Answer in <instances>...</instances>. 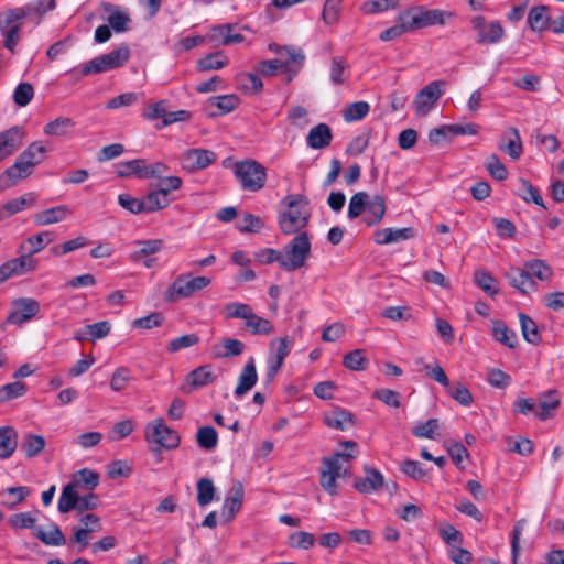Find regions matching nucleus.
I'll list each match as a JSON object with an SVG mask.
<instances>
[{"instance_id":"nucleus-27","label":"nucleus","mask_w":564,"mask_h":564,"mask_svg":"<svg viewBox=\"0 0 564 564\" xmlns=\"http://www.w3.org/2000/svg\"><path fill=\"white\" fill-rule=\"evenodd\" d=\"M245 350V344L235 338H224L220 344L213 347V352L216 358H232L240 356Z\"/></svg>"},{"instance_id":"nucleus-48","label":"nucleus","mask_w":564,"mask_h":564,"mask_svg":"<svg viewBox=\"0 0 564 564\" xmlns=\"http://www.w3.org/2000/svg\"><path fill=\"white\" fill-rule=\"evenodd\" d=\"M197 445L205 451H213L218 444V434L213 426L199 427L196 434Z\"/></svg>"},{"instance_id":"nucleus-4","label":"nucleus","mask_w":564,"mask_h":564,"mask_svg":"<svg viewBox=\"0 0 564 564\" xmlns=\"http://www.w3.org/2000/svg\"><path fill=\"white\" fill-rule=\"evenodd\" d=\"M281 269L286 272H293L305 265L311 256V241L307 232L297 234L281 250Z\"/></svg>"},{"instance_id":"nucleus-19","label":"nucleus","mask_w":564,"mask_h":564,"mask_svg":"<svg viewBox=\"0 0 564 564\" xmlns=\"http://www.w3.org/2000/svg\"><path fill=\"white\" fill-rule=\"evenodd\" d=\"M366 477H358L355 479L354 487L362 494H368L371 491H377L382 488L384 480L382 474L375 468L365 467Z\"/></svg>"},{"instance_id":"nucleus-24","label":"nucleus","mask_w":564,"mask_h":564,"mask_svg":"<svg viewBox=\"0 0 564 564\" xmlns=\"http://www.w3.org/2000/svg\"><path fill=\"white\" fill-rule=\"evenodd\" d=\"M70 214L66 205L55 206L34 215V223L37 226H46L64 220Z\"/></svg>"},{"instance_id":"nucleus-31","label":"nucleus","mask_w":564,"mask_h":564,"mask_svg":"<svg viewBox=\"0 0 564 564\" xmlns=\"http://www.w3.org/2000/svg\"><path fill=\"white\" fill-rule=\"evenodd\" d=\"M528 24L532 31L542 32L551 28V18L547 15L546 6L533 7L528 15Z\"/></svg>"},{"instance_id":"nucleus-50","label":"nucleus","mask_w":564,"mask_h":564,"mask_svg":"<svg viewBox=\"0 0 564 564\" xmlns=\"http://www.w3.org/2000/svg\"><path fill=\"white\" fill-rule=\"evenodd\" d=\"M524 268L530 272L532 279L535 276L541 281H547L553 274L551 267L540 259L525 262Z\"/></svg>"},{"instance_id":"nucleus-59","label":"nucleus","mask_w":564,"mask_h":564,"mask_svg":"<svg viewBox=\"0 0 564 564\" xmlns=\"http://www.w3.org/2000/svg\"><path fill=\"white\" fill-rule=\"evenodd\" d=\"M486 169L489 174L497 181H505L508 177V170L497 154H491L488 156Z\"/></svg>"},{"instance_id":"nucleus-38","label":"nucleus","mask_w":564,"mask_h":564,"mask_svg":"<svg viewBox=\"0 0 564 564\" xmlns=\"http://www.w3.org/2000/svg\"><path fill=\"white\" fill-rule=\"evenodd\" d=\"M45 447V440L43 436L37 434L29 433L24 435L21 443V451L28 458L37 456Z\"/></svg>"},{"instance_id":"nucleus-16","label":"nucleus","mask_w":564,"mask_h":564,"mask_svg":"<svg viewBox=\"0 0 564 564\" xmlns=\"http://www.w3.org/2000/svg\"><path fill=\"white\" fill-rule=\"evenodd\" d=\"M23 137L24 132L19 127L10 128L0 133V161L20 148Z\"/></svg>"},{"instance_id":"nucleus-42","label":"nucleus","mask_w":564,"mask_h":564,"mask_svg":"<svg viewBox=\"0 0 564 564\" xmlns=\"http://www.w3.org/2000/svg\"><path fill=\"white\" fill-rule=\"evenodd\" d=\"M560 406V398L555 390L545 393L541 400L540 411L536 412V416L545 421L553 416V412Z\"/></svg>"},{"instance_id":"nucleus-54","label":"nucleus","mask_w":564,"mask_h":564,"mask_svg":"<svg viewBox=\"0 0 564 564\" xmlns=\"http://www.w3.org/2000/svg\"><path fill=\"white\" fill-rule=\"evenodd\" d=\"M521 192H518V196H520L525 202H532L541 207H544L543 198L536 187H534L528 180L520 178L519 180Z\"/></svg>"},{"instance_id":"nucleus-23","label":"nucleus","mask_w":564,"mask_h":564,"mask_svg":"<svg viewBox=\"0 0 564 564\" xmlns=\"http://www.w3.org/2000/svg\"><path fill=\"white\" fill-rule=\"evenodd\" d=\"M510 284L520 291L522 294H527L530 291L536 290V283L530 276V272L525 268H511L507 273Z\"/></svg>"},{"instance_id":"nucleus-45","label":"nucleus","mask_w":564,"mask_h":564,"mask_svg":"<svg viewBox=\"0 0 564 564\" xmlns=\"http://www.w3.org/2000/svg\"><path fill=\"white\" fill-rule=\"evenodd\" d=\"M343 365L349 370L362 371L368 368L369 360L362 349H355L344 356Z\"/></svg>"},{"instance_id":"nucleus-39","label":"nucleus","mask_w":564,"mask_h":564,"mask_svg":"<svg viewBox=\"0 0 564 564\" xmlns=\"http://www.w3.org/2000/svg\"><path fill=\"white\" fill-rule=\"evenodd\" d=\"M505 30L500 22L494 21L488 23L482 32L478 33L477 43L479 44H494L502 40Z\"/></svg>"},{"instance_id":"nucleus-52","label":"nucleus","mask_w":564,"mask_h":564,"mask_svg":"<svg viewBox=\"0 0 564 564\" xmlns=\"http://www.w3.org/2000/svg\"><path fill=\"white\" fill-rule=\"evenodd\" d=\"M475 282L486 294L490 296L499 293L497 280L486 271H476Z\"/></svg>"},{"instance_id":"nucleus-9","label":"nucleus","mask_w":564,"mask_h":564,"mask_svg":"<svg viewBox=\"0 0 564 564\" xmlns=\"http://www.w3.org/2000/svg\"><path fill=\"white\" fill-rule=\"evenodd\" d=\"M147 442L154 443L159 447L153 448V452L164 449H175L181 444V436L177 431L169 427L162 419L154 420L149 423L144 431Z\"/></svg>"},{"instance_id":"nucleus-47","label":"nucleus","mask_w":564,"mask_h":564,"mask_svg":"<svg viewBox=\"0 0 564 564\" xmlns=\"http://www.w3.org/2000/svg\"><path fill=\"white\" fill-rule=\"evenodd\" d=\"M232 29H234V25H231V24H221V25L214 26L212 29L210 37L212 39L221 37L223 45H228V44H232V43H241L245 40V36L240 33L232 34L231 33Z\"/></svg>"},{"instance_id":"nucleus-35","label":"nucleus","mask_w":564,"mask_h":564,"mask_svg":"<svg viewBox=\"0 0 564 564\" xmlns=\"http://www.w3.org/2000/svg\"><path fill=\"white\" fill-rule=\"evenodd\" d=\"M34 203L35 195L32 193L9 200L8 203L4 204L3 210L0 212V220L23 210L25 207L32 206Z\"/></svg>"},{"instance_id":"nucleus-29","label":"nucleus","mask_w":564,"mask_h":564,"mask_svg":"<svg viewBox=\"0 0 564 564\" xmlns=\"http://www.w3.org/2000/svg\"><path fill=\"white\" fill-rule=\"evenodd\" d=\"M116 166V173L119 177L135 176L140 180H145L144 174H147V161L144 159H134L130 161L119 162Z\"/></svg>"},{"instance_id":"nucleus-21","label":"nucleus","mask_w":564,"mask_h":564,"mask_svg":"<svg viewBox=\"0 0 564 564\" xmlns=\"http://www.w3.org/2000/svg\"><path fill=\"white\" fill-rule=\"evenodd\" d=\"M332 140V129L326 123L316 124L310 130L306 137L307 145L314 150H319L328 147Z\"/></svg>"},{"instance_id":"nucleus-13","label":"nucleus","mask_w":564,"mask_h":564,"mask_svg":"<svg viewBox=\"0 0 564 564\" xmlns=\"http://www.w3.org/2000/svg\"><path fill=\"white\" fill-rule=\"evenodd\" d=\"M444 84L442 80H434L417 93L413 101L416 113L425 116L430 112L443 95Z\"/></svg>"},{"instance_id":"nucleus-17","label":"nucleus","mask_w":564,"mask_h":564,"mask_svg":"<svg viewBox=\"0 0 564 564\" xmlns=\"http://www.w3.org/2000/svg\"><path fill=\"white\" fill-rule=\"evenodd\" d=\"M99 474L89 468H83L74 474L73 479L65 487H72L75 492L93 490L99 485Z\"/></svg>"},{"instance_id":"nucleus-62","label":"nucleus","mask_w":564,"mask_h":564,"mask_svg":"<svg viewBox=\"0 0 564 564\" xmlns=\"http://www.w3.org/2000/svg\"><path fill=\"white\" fill-rule=\"evenodd\" d=\"M305 59V55L300 48H295L294 46H290L288 52L285 53V57L283 59L284 67L283 69L288 72L293 70V65H296V69H294V73L296 74L299 68L302 67Z\"/></svg>"},{"instance_id":"nucleus-6","label":"nucleus","mask_w":564,"mask_h":564,"mask_svg":"<svg viewBox=\"0 0 564 564\" xmlns=\"http://www.w3.org/2000/svg\"><path fill=\"white\" fill-rule=\"evenodd\" d=\"M405 18L409 19L412 32H414L429 26L445 25L448 20L455 18V13L441 9H427L424 6H412L403 11L402 19Z\"/></svg>"},{"instance_id":"nucleus-49","label":"nucleus","mask_w":564,"mask_h":564,"mask_svg":"<svg viewBox=\"0 0 564 564\" xmlns=\"http://www.w3.org/2000/svg\"><path fill=\"white\" fill-rule=\"evenodd\" d=\"M370 111V106L367 101H355L348 104L343 112L346 122H354L364 119Z\"/></svg>"},{"instance_id":"nucleus-36","label":"nucleus","mask_w":564,"mask_h":564,"mask_svg":"<svg viewBox=\"0 0 564 564\" xmlns=\"http://www.w3.org/2000/svg\"><path fill=\"white\" fill-rule=\"evenodd\" d=\"M135 243L140 246V249L130 254V259L134 262L140 261L142 257L160 252L164 247L162 239L137 240Z\"/></svg>"},{"instance_id":"nucleus-32","label":"nucleus","mask_w":564,"mask_h":564,"mask_svg":"<svg viewBox=\"0 0 564 564\" xmlns=\"http://www.w3.org/2000/svg\"><path fill=\"white\" fill-rule=\"evenodd\" d=\"M228 64L229 59L223 52H215L199 58L196 62V69L198 72L216 70L226 67Z\"/></svg>"},{"instance_id":"nucleus-51","label":"nucleus","mask_w":564,"mask_h":564,"mask_svg":"<svg viewBox=\"0 0 564 564\" xmlns=\"http://www.w3.org/2000/svg\"><path fill=\"white\" fill-rule=\"evenodd\" d=\"M212 106H216L220 113H229L234 111L239 105V97L237 95H221L213 96L208 99Z\"/></svg>"},{"instance_id":"nucleus-46","label":"nucleus","mask_w":564,"mask_h":564,"mask_svg":"<svg viewBox=\"0 0 564 564\" xmlns=\"http://www.w3.org/2000/svg\"><path fill=\"white\" fill-rule=\"evenodd\" d=\"M401 470L412 478L415 481H427L430 476V470L424 469L422 464L417 460L406 459L401 464Z\"/></svg>"},{"instance_id":"nucleus-12","label":"nucleus","mask_w":564,"mask_h":564,"mask_svg":"<svg viewBox=\"0 0 564 564\" xmlns=\"http://www.w3.org/2000/svg\"><path fill=\"white\" fill-rule=\"evenodd\" d=\"M39 301L32 297H20L12 303V311L7 317V323L21 326L40 313Z\"/></svg>"},{"instance_id":"nucleus-55","label":"nucleus","mask_w":564,"mask_h":564,"mask_svg":"<svg viewBox=\"0 0 564 564\" xmlns=\"http://www.w3.org/2000/svg\"><path fill=\"white\" fill-rule=\"evenodd\" d=\"M368 198L366 192H358L351 196L347 213L349 219L359 217L366 210Z\"/></svg>"},{"instance_id":"nucleus-15","label":"nucleus","mask_w":564,"mask_h":564,"mask_svg":"<svg viewBox=\"0 0 564 564\" xmlns=\"http://www.w3.org/2000/svg\"><path fill=\"white\" fill-rule=\"evenodd\" d=\"M257 381H258V373H257L254 358L250 357L239 375L238 384L234 392L235 397L238 399L243 397L247 392H249L256 386Z\"/></svg>"},{"instance_id":"nucleus-53","label":"nucleus","mask_w":564,"mask_h":564,"mask_svg":"<svg viewBox=\"0 0 564 564\" xmlns=\"http://www.w3.org/2000/svg\"><path fill=\"white\" fill-rule=\"evenodd\" d=\"M215 496V487L210 479L200 478L197 481V502L204 507L210 503Z\"/></svg>"},{"instance_id":"nucleus-3","label":"nucleus","mask_w":564,"mask_h":564,"mask_svg":"<svg viewBox=\"0 0 564 564\" xmlns=\"http://www.w3.org/2000/svg\"><path fill=\"white\" fill-rule=\"evenodd\" d=\"M225 318L243 319L246 328L252 335H270L274 332V326L268 318L257 315L251 306L245 303H227L225 305Z\"/></svg>"},{"instance_id":"nucleus-34","label":"nucleus","mask_w":564,"mask_h":564,"mask_svg":"<svg viewBox=\"0 0 564 564\" xmlns=\"http://www.w3.org/2000/svg\"><path fill=\"white\" fill-rule=\"evenodd\" d=\"M324 423L330 429L344 431L354 424V415L344 410H335L325 414Z\"/></svg>"},{"instance_id":"nucleus-40","label":"nucleus","mask_w":564,"mask_h":564,"mask_svg":"<svg viewBox=\"0 0 564 564\" xmlns=\"http://www.w3.org/2000/svg\"><path fill=\"white\" fill-rule=\"evenodd\" d=\"M34 535L44 544L61 546L66 544V538L57 525H52L50 531H44L40 528L35 529Z\"/></svg>"},{"instance_id":"nucleus-8","label":"nucleus","mask_w":564,"mask_h":564,"mask_svg":"<svg viewBox=\"0 0 564 564\" xmlns=\"http://www.w3.org/2000/svg\"><path fill=\"white\" fill-rule=\"evenodd\" d=\"M130 57V50L122 45L111 52L97 56L88 61L82 68L83 76L106 73L108 70L123 66Z\"/></svg>"},{"instance_id":"nucleus-2","label":"nucleus","mask_w":564,"mask_h":564,"mask_svg":"<svg viewBox=\"0 0 564 564\" xmlns=\"http://www.w3.org/2000/svg\"><path fill=\"white\" fill-rule=\"evenodd\" d=\"M46 148L41 142L31 143L17 159L15 163L0 176V187L9 188L18 181L32 174L34 166L44 160Z\"/></svg>"},{"instance_id":"nucleus-28","label":"nucleus","mask_w":564,"mask_h":564,"mask_svg":"<svg viewBox=\"0 0 564 564\" xmlns=\"http://www.w3.org/2000/svg\"><path fill=\"white\" fill-rule=\"evenodd\" d=\"M366 210L365 223L368 226L378 225L386 214L384 198L381 195H375L371 199L368 198Z\"/></svg>"},{"instance_id":"nucleus-26","label":"nucleus","mask_w":564,"mask_h":564,"mask_svg":"<svg viewBox=\"0 0 564 564\" xmlns=\"http://www.w3.org/2000/svg\"><path fill=\"white\" fill-rule=\"evenodd\" d=\"M492 337L496 341L514 349L518 344V336L514 330L510 329L503 322L494 319L491 327Z\"/></svg>"},{"instance_id":"nucleus-25","label":"nucleus","mask_w":564,"mask_h":564,"mask_svg":"<svg viewBox=\"0 0 564 564\" xmlns=\"http://www.w3.org/2000/svg\"><path fill=\"white\" fill-rule=\"evenodd\" d=\"M18 447V432L14 427L0 426V459H7L13 455Z\"/></svg>"},{"instance_id":"nucleus-64","label":"nucleus","mask_w":564,"mask_h":564,"mask_svg":"<svg viewBox=\"0 0 564 564\" xmlns=\"http://www.w3.org/2000/svg\"><path fill=\"white\" fill-rule=\"evenodd\" d=\"M131 379L132 377L128 368H118L111 377L110 387L113 391L120 392L127 388Z\"/></svg>"},{"instance_id":"nucleus-60","label":"nucleus","mask_w":564,"mask_h":564,"mask_svg":"<svg viewBox=\"0 0 564 564\" xmlns=\"http://www.w3.org/2000/svg\"><path fill=\"white\" fill-rule=\"evenodd\" d=\"M34 97V88L30 83H20L13 93V101L19 107H25Z\"/></svg>"},{"instance_id":"nucleus-56","label":"nucleus","mask_w":564,"mask_h":564,"mask_svg":"<svg viewBox=\"0 0 564 564\" xmlns=\"http://www.w3.org/2000/svg\"><path fill=\"white\" fill-rule=\"evenodd\" d=\"M53 241L51 231H42L37 235H33L29 237L24 243L21 245V249H24V246L30 245V253L33 256L34 253L40 252L44 247Z\"/></svg>"},{"instance_id":"nucleus-63","label":"nucleus","mask_w":564,"mask_h":564,"mask_svg":"<svg viewBox=\"0 0 564 564\" xmlns=\"http://www.w3.org/2000/svg\"><path fill=\"white\" fill-rule=\"evenodd\" d=\"M26 392V386L23 382L15 381L4 384L0 388V403L23 395Z\"/></svg>"},{"instance_id":"nucleus-20","label":"nucleus","mask_w":564,"mask_h":564,"mask_svg":"<svg viewBox=\"0 0 564 564\" xmlns=\"http://www.w3.org/2000/svg\"><path fill=\"white\" fill-rule=\"evenodd\" d=\"M2 265L9 278H12L14 275H21L26 272L34 271L37 265V261L29 252L28 254H21L18 258L8 260Z\"/></svg>"},{"instance_id":"nucleus-18","label":"nucleus","mask_w":564,"mask_h":564,"mask_svg":"<svg viewBox=\"0 0 564 564\" xmlns=\"http://www.w3.org/2000/svg\"><path fill=\"white\" fill-rule=\"evenodd\" d=\"M415 236L412 227L405 228H384L378 230L375 235V241L378 245H390L411 239Z\"/></svg>"},{"instance_id":"nucleus-43","label":"nucleus","mask_w":564,"mask_h":564,"mask_svg":"<svg viewBox=\"0 0 564 564\" xmlns=\"http://www.w3.org/2000/svg\"><path fill=\"white\" fill-rule=\"evenodd\" d=\"M403 11L398 15V23L384 31H382L379 35V39L383 42L392 41L402 36L405 33H411L412 29L409 23V19H402Z\"/></svg>"},{"instance_id":"nucleus-33","label":"nucleus","mask_w":564,"mask_h":564,"mask_svg":"<svg viewBox=\"0 0 564 564\" xmlns=\"http://www.w3.org/2000/svg\"><path fill=\"white\" fill-rule=\"evenodd\" d=\"M145 213H153L166 208L171 204V199L166 197L165 191L154 189L149 192L143 198Z\"/></svg>"},{"instance_id":"nucleus-58","label":"nucleus","mask_w":564,"mask_h":564,"mask_svg":"<svg viewBox=\"0 0 564 564\" xmlns=\"http://www.w3.org/2000/svg\"><path fill=\"white\" fill-rule=\"evenodd\" d=\"M447 393L459 404L464 406H469L474 402V398L468 388L458 382L456 386L449 384V388H446Z\"/></svg>"},{"instance_id":"nucleus-5","label":"nucleus","mask_w":564,"mask_h":564,"mask_svg":"<svg viewBox=\"0 0 564 564\" xmlns=\"http://www.w3.org/2000/svg\"><path fill=\"white\" fill-rule=\"evenodd\" d=\"M352 457V454L337 452L333 456L322 459L319 484L330 496L338 494L337 479L349 475L348 468H344L341 462H348Z\"/></svg>"},{"instance_id":"nucleus-44","label":"nucleus","mask_w":564,"mask_h":564,"mask_svg":"<svg viewBox=\"0 0 564 564\" xmlns=\"http://www.w3.org/2000/svg\"><path fill=\"white\" fill-rule=\"evenodd\" d=\"M74 127H75V122H74V120L72 118L58 117L55 120L48 122L44 127V133L47 134V135L64 137Z\"/></svg>"},{"instance_id":"nucleus-61","label":"nucleus","mask_w":564,"mask_h":564,"mask_svg":"<svg viewBox=\"0 0 564 564\" xmlns=\"http://www.w3.org/2000/svg\"><path fill=\"white\" fill-rule=\"evenodd\" d=\"M9 524L17 530L21 529H36V518L31 512H19L12 514L9 520Z\"/></svg>"},{"instance_id":"nucleus-41","label":"nucleus","mask_w":564,"mask_h":564,"mask_svg":"<svg viewBox=\"0 0 564 564\" xmlns=\"http://www.w3.org/2000/svg\"><path fill=\"white\" fill-rule=\"evenodd\" d=\"M216 380V376L212 371L210 365H204L194 369L188 375V381L193 388H200Z\"/></svg>"},{"instance_id":"nucleus-7","label":"nucleus","mask_w":564,"mask_h":564,"mask_svg":"<svg viewBox=\"0 0 564 564\" xmlns=\"http://www.w3.org/2000/svg\"><path fill=\"white\" fill-rule=\"evenodd\" d=\"M234 174L243 189L258 192L263 188L267 180L265 167L254 160L236 162Z\"/></svg>"},{"instance_id":"nucleus-1","label":"nucleus","mask_w":564,"mask_h":564,"mask_svg":"<svg viewBox=\"0 0 564 564\" xmlns=\"http://www.w3.org/2000/svg\"><path fill=\"white\" fill-rule=\"evenodd\" d=\"M282 204L286 209L279 213V227L282 234H300L308 224L311 213L310 202L304 195L291 194L284 197Z\"/></svg>"},{"instance_id":"nucleus-10","label":"nucleus","mask_w":564,"mask_h":564,"mask_svg":"<svg viewBox=\"0 0 564 564\" xmlns=\"http://www.w3.org/2000/svg\"><path fill=\"white\" fill-rule=\"evenodd\" d=\"M100 505V499L96 494H88L80 496L79 492H75L72 487H64L58 499V511L61 513H67L73 510L78 513L86 511L96 510Z\"/></svg>"},{"instance_id":"nucleus-30","label":"nucleus","mask_w":564,"mask_h":564,"mask_svg":"<svg viewBox=\"0 0 564 564\" xmlns=\"http://www.w3.org/2000/svg\"><path fill=\"white\" fill-rule=\"evenodd\" d=\"M30 488L26 486L9 487L0 492L1 503L8 509H14L24 501L30 495Z\"/></svg>"},{"instance_id":"nucleus-11","label":"nucleus","mask_w":564,"mask_h":564,"mask_svg":"<svg viewBox=\"0 0 564 564\" xmlns=\"http://www.w3.org/2000/svg\"><path fill=\"white\" fill-rule=\"evenodd\" d=\"M212 283L207 276H195L187 280L185 274L178 275L164 293V300L173 303L180 299L189 297L195 292L202 291Z\"/></svg>"},{"instance_id":"nucleus-57","label":"nucleus","mask_w":564,"mask_h":564,"mask_svg":"<svg viewBox=\"0 0 564 564\" xmlns=\"http://www.w3.org/2000/svg\"><path fill=\"white\" fill-rule=\"evenodd\" d=\"M440 423L437 419H429L424 423H420L413 427L412 433L414 436L420 438L435 440L437 436V430Z\"/></svg>"},{"instance_id":"nucleus-14","label":"nucleus","mask_w":564,"mask_h":564,"mask_svg":"<svg viewBox=\"0 0 564 564\" xmlns=\"http://www.w3.org/2000/svg\"><path fill=\"white\" fill-rule=\"evenodd\" d=\"M217 160V154L207 149H189L181 156V165L187 172L204 170Z\"/></svg>"},{"instance_id":"nucleus-37","label":"nucleus","mask_w":564,"mask_h":564,"mask_svg":"<svg viewBox=\"0 0 564 564\" xmlns=\"http://www.w3.org/2000/svg\"><path fill=\"white\" fill-rule=\"evenodd\" d=\"M519 321L523 338L532 345L540 344L541 334L539 332L536 323L524 313L519 314Z\"/></svg>"},{"instance_id":"nucleus-22","label":"nucleus","mask_w":564,"mask_h":564,"mask_svg":"<svg viewBox=\"0 0 564 564\" xmlns=\"http://www.w3.org/2000/svg\"><path fill=\"white\" fill-rule=\"evenodd\" d=\"M243 500V488L237 482L230 490V496L226 497L223 506L221 516L226 521H231L240 510Z\"/></svg>"}]
</instances>
